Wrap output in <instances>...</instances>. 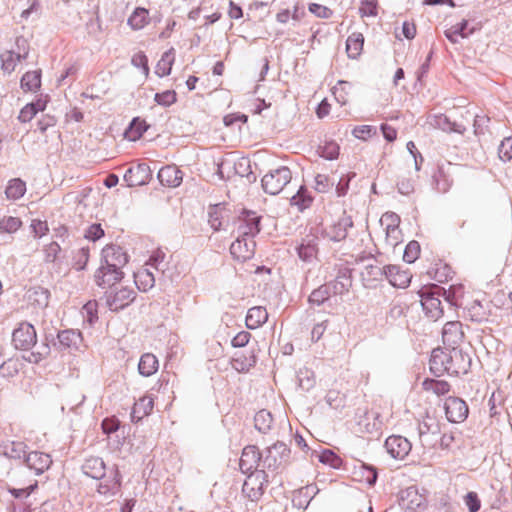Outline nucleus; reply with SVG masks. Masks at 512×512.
Wrapping results in <instances>:
<instances>
[{
    "label": "nucleus",
    "mask_w": 512,
    "mask_h": 512,
    "mask_svg": "<svg viewBox=\"0 0 512 512\" xmlns=\"http://www.w3.org/2000/svg\"><path fill=\"white\" fill-rule=\"evenodd\" d=\"M471 366V357L457 347L434 349L430 358V369L435 374H466Z\"/></svg>",
    "instance_id": "1"
},
{
    "label": "nucleus",
    "mask_w": 512,
    "mask_h": 512,
    "mask_svg": "<svg viewBox=\"0 0 512 512\" xmlns=\"http://www.w3.org/2000/svg\"><path fill=\"white\" fill-rule=\"evenodd\" d=\"M418 294L426 316L435 321L441 318L444 311L440 297L444 294V289L431 284L423 286Z\"/></svg>",
    "instance_id": "2"
},
{
    "label": "nucleus",
    "mask_w": 512,
    "mask_h": 512,
    "mask_svg": "<svg viewBox=\"0 0 512 512\" xmlns=\"http://www.w3.org/2000/svg\"><path fill=\"white\" fill-rule=\"evenodd\" d=\"M365 271L369 275L378 276L385 274L389 283L396 288H406L412 279V274L408 269H403L398 265H388L383 270L378 266H367Z\"/></svg>",
    "instance_id": "3"
},
{
    "label": "nucleus",
    "mask_w": 512,
    "mask_h": 512,
    "mask_svg": "<svg viewBox=\"0 0 512 512\" xmlns=\"http://www.w3.org/2000/svg\"><path fill=\"white\" fill-rule=\"evenodd\" d=\"M267 484V473L264 470H255L247 476L243 483V496L252 502H257L264 495Z\"/></svg>",
    "instance_id": "4"
},
{
    "label": "nucleus",
    "mask_w": 512,
    "mask_h": 512,
    "mask_svg": "<svg viewBox=\"0 0 512 512\" xmlns=\"http://www.w3.org/2000/svg\"><path fill=\"white\" fill-rule=\"evenodd\" d=\"M291 180V171L287 167H280L262 178L264 191L271 195L279 194Z\"/></svg>",
    "instance_id": "5"
},
{
    "label": "nucleus",
    "mask_w": 512,
    "mask_h": 512,
    "mask_svg": "<svg viewBox=\"0 0 512 512\" xmlns=\"http://www.w3.org/2000/svg\"><path fill=\"white\" fill-rule=\"evenodd\" d=\"M135 291L124 285L113 287L106 295V303L110 310L119 311L129 306L135 299Z\"/></svg>",
    "instance_id": "6"
},
{
    "label": "nucleus",
    "mask_w": 512,
    "mask_h": 512,
    "mask_svg": "<svg viewBox=\"0 0 512 512\" xmlns=\"http://www.w3.org/2000/svg\"><path fill=\"white\" fill-rule=\"evenodd\" d=\"M380 224L385 230L386 243L395 247L402 242V232L400 229V218L393 212H386L380 218Z\"/></svg>",
    "instance_id": "7"
},
{
    "label": "nucleus",
    "mask_w": 512,
    "mask_h": 512,
    "mask_svg": "<svg viewBox=\"0 0 512 512\" xmlns=\"http://www.w3.org/2000/svg\"><path fill=\"white\" fill-rule=\"evenodd\" d=\"M444 411L447 420L452 423H462L466 420L469 414L467 403L456 396L446 398L444 402Z\"/></svg>",
    "instance_id": "8"
},
{
    "label": "nucleus",
    "mask_w": 512,
    "mask_h": 512,
    "mask_svg": "<svg viewBox=\"0 0 512 512\" xmlns=\"http://www.w3.org/2000/svg\"><path fill=\"white\" fill-rule=\"evenodd\" d=\"M37 335L35 328L27 323H20L12 334V342L16 349L28 350L36 344Z\"/></svg>",
    "instance_id": "9"
},
{
    "label": "nucleus",
    "mask_w": 512,
    "mask_h": 512,
    "mask_svg": "<svg viewBox=\"0 0 512 512\" xmlns=\"http://www.w3.org/2000/svg\"><path fill=\"white\" fill-rule=\"evenodd\" d=\"M127 262L128 255L122 247L108 244L102 249L100 265L122 270Z\"/></svg>",
    "instance_id": "10"
},
{
    "label": "nucleus",
    "mask_w": 512,
    "mask_h": 512,
    "mask_svg": "<svg viewBox=\"0 0 512 512\" xmlns=\"http://www.w3.org/2000/svg\"><path fill=\"white\" fill-rule=\"evenodd\" d=\"M427 504L426 497L415 488H407L401 494L400 506L408 512H424Z\"/></svg>",
    "instance_id": "11"
},
{
    "label": "nucleus",
    "mask_w": 512,
    "mask_h": 512,
    "mask_svg": "<svg viewBox=\"0 0 512 512\" xmlns=\"http://www.w3.org/2000/svg\"><path fill=\"white\" fill-rule=\"evenodd\" d=\"M385 448L392 458L403 460L409 455L412 445L407 438L400 435H392L386 439Z\"/></svg>",
    "instance_id": "12"
},
{
    "label": "nucleus",
    "mask_w": 512,
    "mask_h": 512,
    "mask_svg": "<svg viewBox=\"0 0 512 512\" xmlns=\"http://www.w3.org/2000/svg\"><path fill=\"white\" fill-rule=\"evenodd\" d=\"M124 277V273L122 270H118L112 267H107L104 265H100V267L94 273V281L97 286L105 288V287H115Z\"/></svg>",
    "instance_id": "13"
},
{
    "label": "nucleus",
    "mask_w": 512,
    "mask_h": 512,
    "mask_svg": "<svg viewBox=\"0 0 512 512\" xmlns=\"http://www.w3.org/2000/svg\"><path fill=\"white\" fill-rule=\"evenodd\" d=\"M255 246V241L251 237L242 235L231 244L230 253L234 259L245 262L253 257Z\"/></svg>",
    "instance_id": "14"
},
{
    "label": "nucleus",
    "mask_w": 512,
    "mask_h": 512,
    "mask_svg": "<svg viewBox=\"0 0 512 512\" xmlns=\"http://www.w3.org/2000/svg\"><path fill=\"white\" fill-rule=\"evenodd\" d=\"M352 225L353 221L351 217L343 212L337 220L326 227L325 233L327 237L333 241H342L347 237L348 229L351 228Z\"/></svg>",
    "instance_id": "15"
},
{
    "label": "nucleus",
    "mask_w": 512,
    "mask_h": 512,
    "mask_svg": "<svg viewBox=\"0 0 512 512\" xmlns=\"http://www.w3.org/2000/svg\"><path fill=\"white\" fill-rule=\"evenodd\" d=\"M462 325L459 321L447 322L443 328V343L450 349L456 347L463 339Z\"/></svg>",
    "instance_id": "16"
},
{
    "label": "nucleus",
    "mask_w": 512,
    "mask_h": 512,
    "mask_svg": "<svg viewBox=\"0 0 512 512\" xmlns=\"http://www.w3.org/2000/svg\"><path fill=\"white\" fill-rule=\"evenodd\" d=\"M25 462L36 474H42L49 469L52 464V459L49 454L33 451L26 456Z\"/></svg>",
    "instance_id": "17"
},
{
    "label": "nucleus",
    "mask_w": 512,
    "mask_h": 512,
    "mask_svg": "<svg viewBox=\"0 0 512 512\" xmlns=\"http://www.w3.org/2000/svg\"><path fill=\"white\" fill-rule=\"evenodd\" d=\"M261 460V454L257 446H246L240 458L239 466L243 472H248L255 469Z\"/></svg>",
    "instance_id": "18"
},
{
    "label": "nucleus",
    "mask_w": 512,
    "mask_h": 512,
    "mask_svg": "<svg viewBox=\"0 0 512 512\" xmlns=\"http://www.w3.org/2000/svg\"><path fill=\"white\" fill-rule=\"evenodd\" d=\"M473 32V28H468V21L466 19H461L456 23H452L445 30L444 34L450 42L457 43L460 39L468 38Z\"/></svg>",
    "instance_id": "19"
},
{
    "label": "nucleus",
    "mask_w": 512,
    "mask_h": 512,
    "mask_svg": "<svg viewBox=\"0 0 512 512\" xmlns=\"http://www.w3.org/2000/svg\"><path fill=\"white\" fill-rule=\"evenodd\" d=\"M160 182L167 187H177L182 182V172L175 165H167L158 172Z\"/></svg>",
    "instance_id": "20"
},
{
    "label": "nucleus",
    "mask_w": 512,
    "mask_h": 512,
    "mask_svg": "<svg viewBox=\"0 0 512 512\" xmlns=\"http://www.w3.org/2000/svg\"><path fill=\"white\" fill-rule=\"evenodd\" d=\"M154 408V399L150 395H144L133 406L131 419L134 422L142 420L151 414Z\"/></svg>",
    "instance_id": "21"
},
{
    "label": "nucleus",
    "mask_w": 512,
    "mask_h": 512,
    "mask_svg": "<svg viewBox=\"0 0 512 512\" xmlns=\"http://www.w3.org/2000/svg\"><path fill=\"white\" fill-rule=\"evenodd\" d=\"M243 223L240 226V231L243 236H248L253 238L260 231L259 223L260 217L255 212H245L243 214V218L241 219Z\"/></svg>",
    "instance_id": "22"
},
{
    "label": "nucleus",
    "mask_w": 512,
    "mask_h": 512,
    "mask_svg": "<svg viewBox=\"0 0 512 512\" xmlns=\"http://www.w3.org/2000/svg\"><path fill=\"white\" fill-rule=\"evenodd\" d=\"M82 469L87 476L102 479L105 474V463L101 458L91 456L85 460Z\"/></svg>",
    "instance_id": "23"
},
{
    "label": "nucleus",
    "mask_w": 512,
    "mask_h": 512,
    "mask_svg": "<svg viewBox=\"0 0 512 512\" xmlns=\"http://www.w3.org/2000/svg\"><path fill=\"white\" fill-rule=\"evenodd\" d=\"M149 23V10L143 7L135 8L127 20L128 26L135 31L145 28Z\"/></svg>",
    "instance_id": "24"
},
{
    "label": "nucleus",
    "mask_w": 512,
    "mask_h": 512,
    "mask_svg": "<svg viewBox=\"0 0 512 512\" xmlns=\"http://www.w3.org/2000/svg\"><path fill=\"white\" fill-rule=\"evenodd\" d=\"M121 488V474L118 469L112 472V475L103 479L98 485L100 494H116Z\"/></svg>",
    "instance_id": "25"
},
{
    "label": "nucleus",
    "mask_w": 512,
    "mask_h": 512,
    "mask_svg": "<svg viewBox=\"0 0 512 512\" xmlns=\"http://www.w3.org/2000/svg\"><path fill=\"white\" fill-rule=\"evenodd\" d=\"M268 319V313L262 306H255L248 310L246 316V326L249 329H257Z\"/></svg>",
    "instance_id": "26"
},
{
    "label": "nucleus",
    "mask_w": 512,
    "mask_h": 512,
    "mask_svg": "<svg viewBox=\"0 0 512 512\" xmlns=\"http://www.w3.org/2000/svg\"><path fill=\"white\" fill-rule=\"evenodd\" d=\"M175 62V49L170 48L164 52L155 66V73L159 77H165L170 75L172 67Z\"/></svg>",
    "instance_id": "27"
},
{
    "label": "nucleus",
    "mask_w": 512,
    "mask_h": 512,
    "mask_svg": "<svg viewBox=\"0 0 512 512\" xmlns=\"http://www.w3.org/2000/svg\"><path fill=\"white\" fill-rule=\"evenodd\" d=\"M364 45V36L362 33L354 32L352 33L346 41V52L348 57L351 59L358 58L362 51Z\"/></svg>",
    "instance_id": "28"
},
{
    "label": "nucleus",
    "mask_w": 512,
    "mask_h": 512,
    "mask_svg": "<svg viewBox=\"0 0 512 512\" xmlns=\"http://www.w3.org/2000/svg\"><path fill=\"white\" fill-rule=\"evenodd\" d=\"M26 190V183L22 179L13 178L7 183L5 195L8 200L16 201L25 195Z\"/></svg>",
    "instance_id": "29"
},
{
    "label": "nucleus",
    "mask_w": 512,
    "mask_h": 512,
    "mask_svg": "<svg viewBox=\"0 0 512 512\" xmlns=\"http://www.w3.org/2000/svg\"><path fill=\"white\" fill-rule=\"evenodd\" d=\"M423 390L436 396H444L451 390V385L445 380L425 379L422 383Z\"/></svg>",
    "instance_id": "30"
},
{
    "label": "nucleus",
    "mask_w": 512,
    "mask_h": 512,
    "mask_svg": "<svg viewBox=\"0 0 512 512\" xmlns=\"http://www.w3.org/2000/svg\"><path fill=\"white\" fill-rule=\"evenodd\" d=\"M135 284L140 291L146 292L155 285L153 273L147 268H141L134 273Z\"/></svg>",
    "instance_id": "31"
},
{
    "label": "nucleus",
    "mask_w": 512,
    "mask_h": 512,
    "mask_svg": "<svg viewBox=\"0 0 512 512\" xmlns=\"http://www.w3.org/2000/svg\"><path fill=\"white\" fill-rule=\"evenodd\" d=\"M41 86L40 70L26 72L21 79V88L26 92H35Z\"/></svg>",
    "instance_id": "32"
},
{
    "label": "nucleus",
    "mask_w": 512,
    "mask_h": 512,
    "mask_svg": "<svg viewBox=\"0 0 512 512\" xmlns=\"http://www.w3.org/2000/svg\"><path fill=\"white\" fill-rule=\"evenodd\" d=\"M138 369L143 376H151L158 370V360L155 355L146 353L139 361Z\"/></svg>",
    "instance_id": "33"
},
{
    "label": "nucleus",
    "mask_w": 512,
    "mask_h": 512,
    "mask_svg": "<svg viewBox=\"0 0 512 512\" xmlns=\"http://www.w3.org/2000/svg\"><path fill=\"white\" fill-rule=\"evenodd\" d=\"M147 130V125L144 120L135 118L128 129L124 133V137L129 141H136L142 137Z\"/></svg>",
    "instance_id": "34"
},
{
    "label": "nucleus",
    "mask_w": 512,
    "mask_h": 512,
    "mask_svg": "<svg viewBox=\"0 0 512 512\" xmlns=\"http://www.w3.org/2000/svg\"><path fill=\"white\" fill-rule=\"evenodd\" d=\"M44 109L45 103L41 100H38L35 103H29L21 109L18 119L24 123L29 122L39 111H43Z\"/></svg>",
    "instance_id": "35"
},
{
    "label": "nucleus",
    "mask_w": 512,
    "mask_h": 512,
    "mask_svg": "<svg viewBox=\"0 0 512 512\" xmlns=\"http://www.w3.org/2000/svg\"><path fill=\"white\" fill-rule=\"evenodd\" d=\"M22 369V362L18 358H10L0 365V376L12 378Z\"/></svg>",
    "instance_id": "36"
},
{
    "label": "nucleus",
    "mask_w": 512,
    "mask_h": 512,
    "mask_svg": "<svg viewBox=\"0 0 512 512\" xmlns=\"http://www.w3.org/2000/svg\"><path fill=\"white\" fill-rule=\"evenodd\" d=\"M468 312L471 319L475 322H483L489 318L490 311L487 307L483 306L481 302L474 301L468 307Z\"/></svg>",
    "instance_id": "37"
},
{
    "label": "nucleus",
    "mask_w": 512,
    "mask_h": 512,
    "mask_svg": "<svg viewBox=\"0 0 512 512\" xmlns=\"http://www.w3.org/2000/svg\"><path fill=\"white\" fill-rule=\"evenodd\" d=\"M255 427L262 433L267 432L273 423V417L267 410H260L254 417Z\"/></svg>",
    "instance_id": "38"
},
{
    "label": "nucleus",
    "mask_w": 512,
    "mask_h": 512,
    "mask_svg": "<svg viewBox=\"0 0 512 512\" xmlns=\"http://www.w3.org/2000/svg\"><path fill=\"white\" fill-rule=\"evenodd\" d=\"M2 69L7 72H13L21 61V56L12 51H5L1 54Z\"/></svg>",
    "instance_id": "39"
},
{
    "label": "nucleus",
    "mask_w": 512,
    "mask_h": 512,
    "mask_svg": "<svg viewBox=\"0 0 512 512\" xmlns=\"http://www.w3.org/2000/svg\"><path fill=\"white\" fill-rule=\"evenodd\" d=\"M22 226V221L18 217L3 216L0 219V233H15Z\"/></svg>",
    "instance_id": "40"
},
{
    "label": "nucleus",
    "mask_w": 512,
    "mask_h": 512,
    "mask_svg": "<svg viewBox=\"0 0 512 512\" xmlns=\"http://www.w3.org/2000/svg\"><path fill=\"white\" fill-rule=\"evenodd\" d=\"M440 447L445 450H453L459 447V433L456 431H449L442 434L440 438Z\"/></svg>",
    "instance_id": "41"
},
{
    "label": "nucleus",
    "mask_w": 512,
    "mask_h": 512,
    "mask_svg": "<svg viewBox=\"0 0 512 512\" xmlns=\"http://www.w3.org/2000/svg\"><path fill=\"white\" fill-rule=\"evenodd\" d=\"M340 147L339 145L334 142H326L324 145L319 147V153L321 157L328 159V160H334L337 159L339 156Z\"/></svg>",
    "instance_id": "42"
},
{
    "label": "nucleus",
    "mask_w": 512,
    "mask_h": 512,
    "mask_svg": "<svg viewBox=\"0 0 512 512\" xmlns=\"http://www.w3.org/2000/svg\"><path fill=\"white\" fill-rule=\"evenodd\" d=\"M58 339L61 345L70 348L77 346L80 341V334L73 330H65L58 334Z\"/></svg>",
    "instance_id": "43"
},
{
    "label": "nucleus",
    "mask_w": 512,
    "mask_h": 512,
    "mask_svg": "<svg viewBox=\"0 0 512 512\" xmlns=\"http://www.w3.org/2000/svg\"><path fill=\"white\" fill-rule=\"evenodd\" d=\"M89 257H90L89 247H82V248L78 249L75 252L74 257H73V259H74L73 267L76 270L85 269V267L88 264Z\"/></svg>",
    "instance_id": "44"
},
{
    "label": "nucleus",
    "mask_w": 512,
    "mask_h": 512,
    "mask_svg": "<svg viewBox=\"0 0 512 512\" xmlns=\"http://www.w3.org/2000/svg\"><path fill=\"white\" fill-rule=\"evenodd\" d=\"M377 134V130L371 125H359L353 128L352 135L360 140L367 141Z\"/></svg>",
    "instance_id": "45"
},
{
    "label": "nucleus",
    "mask_w": 512,
    "mask_h": 512,
    "mask_svg": "<svg viewBox=\"0 0 512 512\" xmlns=\"http://www.w3.org/2000/svg\"><path fill=\"white\" fill-rule=\"evenodd\" d=\"M131 63L135 67L141 68L146 78L149 76L150 68L148 64V57L143 51L134 53L131 58Z\"/></svg>",
    "instance_id": "46"
},
{
    "label": "nucleus",
    "mask_w": 512,
    "mask_h": 512,
    "mask_svg": "<svg viewBox=\"0 0 512 512\" xmlns=\"http://www.w3.org/2000/svg\"><path fill=\"white\" fill-rule=\"evenodd\" d=\"M312 203V198L306 194V190L302 187L298 193L292 197L291 204L298 207L299 210H303L309 207Z\"/></svg>",
    "instance_id": "47"
},
{
    "label": "nucleus",
    "mask_w": 512,
    "mask_h": 512,
    "mask_svg": "<svg viewBox=\"0 0 512 512\" xmlns=\"http://www.w3.org/2000/svg\"><path fill=\"white\" fill-rule=\"evenodd\" d=\"M465 287L461 283H456L450 286L448 290L447 300L455 305L461 304L460 301L464 297Z\"/></svg>",
    "instance_id": "48"
},
{
    "label": "nucleus",
    "mask_w": 512,
    "mask_h": 512,
    "mask_svg": "<svg viewBox=\"0 0 512 512\" xmlns=\"http://www.w3.org/2000/svg\"><path fill=\"white\" fill-rule=\"evenodd\" d=\"M348 83L345 81H339L336 86L333 87L332 93L338 103L345 105L348 102Z\"/></svg>",
    "instance_id": "49"
},
{
    "label": "nucleus",
    "mask_w": 512,
    "mask_h": 512,
    "mask_svg": "<svg viewBox=\"0 0 512 512\" xmlns=\"http://www.w3.org/2000/svg\"><path fill=\"white\" fill-rule=\"evenodd\" d=\"M352 286V280L348 276H339L333 284V293L342 295L347 293Z\"/></svg>",
    "instance_id": "50"
},
{
    "label": "nucleus",
    "mask_w": 512,
    "mask_h": 512,
    "mask_svg": "<svg viewBox=\"0 0 512 512\" xmlns=\"http://www.w3.org/2000/svg\"><path fill=\"white\" fill-rule=\"evenodd\" d=\"M82 314L90 324H93L98 319V303L88 301L82 308Z\"/></svg>",
    "instance_id": "51"
},
{
    "label": "nucleus",
    "mask_w": 512,
    "mask_h": 512,
    "mask_svg": "<svg viewBox=\"0 0 512 512\" xmlns=\"http://www.w3.org/2000/svg\"><path fill=\"white\" fill-rule=\"evenodd\" d=\"M420 255V245L417 241H410L404 251L403 258L408 263H413Z\"/></svg>",
    "instance_id": "52"
},
{
    "label": "nucleus",
    "mask_w": 512,
    "mask_h": 512,
    "mask_svg": "<svg viewBox=\"0 0 512 512\" xmlns=\"http://www.w3.org/2000/svg\"><path fill=\"white\" fill-rule=\"evenodd\" d=\"M498 154L503 161H510L512 159V136L502 140L498 148Z\"/></svg>",
    "instance_id": "53"
},
{
    "label": "nucleus",
    "mask_w": 512,
    "mask_h": 512,
    "mask_svg": "<svg viewBox=\"0 0 512 512\" xmlns=\"http://www.w3.org/2000/svg\"><path fill=\"white\" fill-rule=\"evenodd\" d=\"M319 461L332 466L333 468H338L341 465V458L337 456L331 450H324L319 455Z\"/></svg>",
    "instance_id": "54"
},
{
    "label": "nucleus",
    "mask_w": 512,
    "mask_h": 512,
    "mask_svg": "<svg viewBox=\"0 0 512 512\" xmlns=\"http://www.w3.org/2000/svg\"><path fill=\"white\" fill-rule=\"evenodd\" d=\"M25 445L23 442H11L9 445L5 446L4 453L6 456L10 458H21L24 454Z\"/></svg>",
    "instance_id": "55"
},
{
    "label": "nucleus",
    "mask_w": 512,
    "mask_h": 512,
    "mask_svg": "<svg viewBox=\"0 0 512 512\" xmlns=\"http://www.w3.org/2000/svg\"><path fill=\"white\" fill-rule=\"evenodd\" d=\"M177 100L176 92L173 90H167L162 93L155 94V101L159 105L170 106Z\"/></svg>",
    "instance_id": "56"
},
{
    "label": "nucleus",
    "mask_w": 512,
    "mask_h": 512,
    "mask_svg": "<svg viewBox=\"0 0 512 512\" xmlns=\"http://www.w3.org/2000/svg\"><path fill=\"white\" fill-rule=\"evenodd\" d=\"M309 12L314 14L318 18L322 19H328L332 16L333 12L330 8L327 6L318 4V3H311L308 6Z\"/></svg>",
    "instance_id": "57"
},
{
    "label": "nucleus",
    "mask_w": 512,
    "mask_h": 512,
    "mask_svg": "<svg viewBox=\"0 0 512 512\" xmlns=\"http://www.w3.org/2000/svg\"><path fill=\"white\" fill-rule=\"evenodd\" d=\"M333 184L334 183L330 181L329 177L325 174H317L315 176L314 188L320 193L327 192L333 186Z\"/></svg>",
    "instance_id": "58"
},
{
    "label": "nucleus",
    "mask_w": 512,
    "mask_h": 512,
    "mask_svg": "<svg viewBox=\"0 0 512 512\" xmlns=\"http://www.w3.org/2000/svg\"><path fill=\"white\" fill-rule=\"evenodd\" d=\"M464 502L469 509V512H477L481 508V501L476 492H468L464 497Z\"/></svg>",
    "instance_id": "59"
},
{
    "label": "nucleus",
    "mask_w": 512,
    "mask_h": 512,
    "mask_svg": "<svg viewBox=\"0 0 512 512\" xmlns=\"http://www.w3.org/2000/svg\"><path fill=\"white\" fill-rule=\"evenodd\" d=\"M359 11L361 16H375L377 14V0H361Z\"/></svg>",
    "instance_id": "60"
},
{
    "label": "nucleus",
    "mask_w": 512,
    "mask_h": 512,
    "mask_svg": "<svg viewBox=\"0 0 512 512\" xmlns=\"http://www.w3.org/2000/svg\"><path fill=\"white\" fill-rule=\"evenodd\" d=\"M50 352V348L48 345L43 344L37 348V351H33L27 358L29 362L39 363L43 359H45Z\"/></svg>",
    "instance_id": "61"
},
{
    "label": "nucleus",
    "mask_w": 512,
    "mask_h": 512,
    "mask_svg": "<svg viewBox=\"0 0 512 512\" xmlns=\"http://www.w3.org/2000/svg\"><path fill=\"white\" fill-rule=\"evenodd\" d=\"M298 254H299V257L301 259H303L304 261H309V260H311V259L316 257L317 249H316V247L314 245H311V244L304 245V244H302L298 248Z\"/></svg>",
    "instance_id": "62"
},
{
    "label": "nucleus",
    "mask_w": 512,
    "mask_h": 512,
    "mask_svg": "<svg viewBox=\"0 0 512 512\" xmlns=\"http://www.w3.org/2000/svg\"><path fill=\"white\" fill-rule=\"evenodd\" d=\"M85 238L91 241L99 240L104 236V230L100 224H92L85 231Z\"/></svg>",
    "instance_id": "63"
},
{
    "label": "nucleus",
    "mask_w": 512,
    "mask_h": 512,
    "mask_svg": "<svg viewBox=\"0 0 512 512\" xmlns=\"http://www.w3.org/2000/svg\"><path fill=\"white\" fill-rule=\"evenodd\" d=\"M60 251H61V248L57 242L49 243L44 249L45 260L47 262L55 261L56 258L58 257V254L60 253Z\"/></svg>",
    "instance_id": "64"
}]
</instances>
